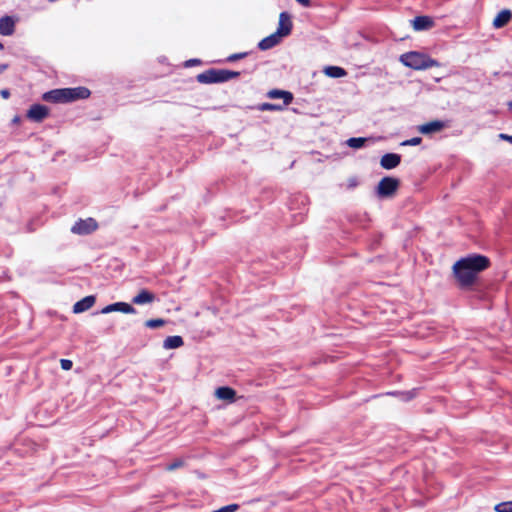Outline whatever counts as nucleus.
<instances>
[{
    "label": "nucleus",
    "mask_w": 512,
    "mask_h": 512,
    "mask_svg": "<svg viewBox=\"0 0 512 512\" xmlns=\"http://www.w3.org/2000/svg\"><path fill=\"white\" fill-rule=\"evenodd\" d=\"M444 127H445V123L443 121L434 120V121H430L428 123L418 126V131L421 134L429 135V134L436 133V132L443 130Z\"/></svg>",
    "instance_id": "nucleus-10"
},
{
    "label": "nucleus",
    "mask_w": 512,
    "mask_h": 512,
    "mask_svg": "<svg viewBox=\"0 0 512 512\" xmlns=\"http://www.w3.org/2000/svg\"><path fill=\"white\" fill-rule=\"evenodd\" d=\"M184 466V461L182 459H175L173 462H171L170 464H168L166 466V470L167 471H174L178 468H181Z\"/></svg>",
    "instance_id": "nucleus-26"
},
{
    "label": "nucleus",
    "mask_w": 512,
    "mask_h": 512,
    "mask_svg": "<svg viewBox=\"0 0 512 512\" xmlns=\"http://www.w3.org/2000/svg\"><path fill=\"white\" fill-rule=\"evenodd\" d=\"M60 365H61V368H62L63 370L68 371V370H70V369L72 368L73 363H72V361H71V360H69V359H61V360H60Z\"/></svg>",
    "instance_id": "nucleus-31"
},
{
    "label": "nucleus",
    "mask_w": 512,
    "mask_h": 512,
    "mask_svg": "<svg viewBox=\"0 0 512 512\" xmlns=\"http://www.w3.org/2000/svg\"><path fill=\"white\" fill-rule=\"evenodd\" d=\"M401 162V156L396 153L384 154L380 159V165L386 170L396 168Z\"/></svg>",
    "instance_id": "nucleus-9"
},
{
    "label": "nucleus",
    "mask_w": 512,
    "mask_h": 512,
    "mask_svg": "<svg viewBox=\"0 0 512 512\" xmlns=\"http://www.w3.org/2000/svg\"><path fill=\"white\" fill-rule=\"evenodd\" d=\"M494 510L496 512H512V501L501 502L495 505Z\"/></svg>",
    "instance_id": "nucleus-25"
},
{
    "label": "nucleus",
    "mask_w": 512,
    "mask_h": 512,
    "mask_svg": "<svg viewBox=\"0 0 512 512\" xmlns=\"http://www.w3.org/2000/svg\"><path fill=\"white\" fill-rule=\"evenodd\" d=\"M49 115V109L41 104H34L27 111V118L34 122H42Z\"/></svg>",
    "instance_id": "nucleus-8"
},
{
    "label": "nucleus",
    "mask_w": 512,
    "mask_h": 512,
    "mask_svg": "<svg viewBox=\"0 0 512 512\" xmlns=\"http://www.w3.org/2000/svg\"><path fill=\"white\" fill-rule=\"evenodd\" d=\"M400 61L407 67L414 70H424L432 67H439L440 63L428 55L416 51L404 53Z\"/></svg>",
    "instance_id": "nucleus-3"
},
{
    "label": "nucleus",
    "mask_w": 512,
    "mask_h": 512,
    "mask_svg": "<svg viewBox=\"0 0 512 512\" xmlns=\"http://www.w3.org/2000/svg\"><path fill=\"white\" fill-rule=\"evenodd\" d=\"M215 396L220 400H224V401H228V402L232 403L236 399V391L231 387L222 386V387H218L215 390Z\"/></svg>",
    "instance_id": "nucleus-15"
},
{
    "label": "nucleus",
    "mask_w": 512,
    "mask_h": 512,
    "mask_svg": "<svg viewBox=\"0 0 512 512\" xmlns=\"http://www.w3.org/2000/svg\"><path fill=\"white\" fill-rule=\"evenodd\" d=\"M0 95L2 96V98L8 99L10 97V92L7 89H3L0 91Z\"/></svg>",
    "instance_id": "nucleus-33"
},
{
    "label": "nucleus",
    "mask_w": 512,
    "mask_h": 512,
    "mask_svg": "<svg viewBox=\"0 0 512 512\" xmlns=\"http://www.w3.org/2000/svg\"><path fill=\"white\" fill-rule=\"evenodd\" d=\"M400 186V181L393 177H383L377 186V195L380 198H388L393 196Z\"/></svg>",
    "instance_id": "nucleus-5"
},
{
    "label": "nucleus",
    "mask_w": 512,
    "mask_h": 512,
    "mask_svg": "<svg viewBox=\"0 0 512 512\" xmlns=\"http://www.w3.org/2000/svg\"><path fill=\"white\" fill-rule=\"evenodd\" d=\"M489 265L488 257L473 254L458 260L453 266V272L460 287H469L474 283L477 274L487 269Z\"/></svg>",
    "instance_id": "nucleus-1"
},
{
    "label": "nucleus",
    "mask_w": 512,
    "mask_h": 512,
    "mask_svg": "<svg viewBox=\"0 0 512 512\" xmlns=\"http://www.w3.org/2000/svg\"><path fill=\"white\" fill-rule=\"evenodd\" d=\"M183 344H184V341L181 336H178V335L168 336L163 342V347L165 349H176V348L183 346Z\"/></svg>",
    "instance_id": "nucleus-19"
},
{
    "label": "nucleus",
    "mask_w": 512,
    "mask_h": 512,
    "mask_svg": "<svg viewBox=\"0 0 512 512\" xmlns=\"http://www.w3.org/2000/svg\"><path fill=\"white\" fill-rule=\"evenodd\" d=\"M98 223L94 218L79 219L71 228V232L78 235H88L96 231Z\"/></svg>",
    "instance_id": "nucleus-6"
},
{
    "label": "nucleus",
    "mask_w": 512,
    "mask_h": 512,
    "mask_svg": "<svg viewBox=\"0 0 512 512\" xmlns=\"http://www.w3.org/2000/svg\"><path fill=\"white\" fill-rule=\"evenodd\" d=\"M281 41V37L277 34V33H273L265 38H263L259 43H258V48L262 51H266V50H269L273 47H275L276 45H278Z\"/></svg>",
    "instance_id": "nucleus-17"
},
{
    "label": "nucleus",
    "mask_w": 512,
    "mask_h": 512,
    "mask_svg": "<svg viewBox=\"0 0 512 512\" xmlns=\"http://www.w3.org/2000/svg\"><path fill=\"white\" fill-rule=\"evenodd\" d=\"M95 302H96L95 296H93V295L86 296L83 299L77 301L73 305V312L76 314L85 312V311L89 310L91 307H93Z\"/></svg>",
    "instance_id": "nucleus-12"
},
{
    "label": "nucleus",
    "mask_w": 512,
    "mask_h": 512,
    "mask_svg": "<svg viewBox=\"0 0 512 512\" xmlns=\"http://www.w3.org/2000/svg\"><path fill=\"white\" fill-rule=\"evenodd\" d=\"M414 30H427L434 26V21L429 16H417L412 20Z\"/></svg>",
    "instance_id": "nucleus-13"
},
{
    "label": "nucleus",
    "mask_w": 512,
    "mask_h": 512,
    "mask_svg": "<svg viewBox=\"0 0 512 512\" xmlns=\"http://www.w3.org/2000/svg\"><path fill=\"white\" fill-rule=\"evenodd\" d=\"M365 142H366V138H363V137H357V138L356 137H352V138L348 139L347 144L351 148L358 149V148H361L362 146H364Z\"/></svg>",
    "instance_id": "nucleus-22"
},
{
    "label": "nucleus",
    "mask_w": 512,
    "mask_h": 512,
    "mask_svg": "<svg viewBox=\"0 0 512 512\" xmlns=\"http://www.w3.org/2000/svg\"><path fill=\"white\" fill-rule=\"evenodd\" d=\"M240 74L241 73L238 71L211 68L198 74L196 79L199 83L202 84L222 83L231 79L238 78Z\"/></svg>",
    "instance_id": "nucleus-4"
},
{
    "label": "nucleus",
    "mask_w": 512,
    "mask_h": 512,
    "mask_svg": "<svg viewBox=\"0 0 512 512\" xmlns=\"http://www.w3.org/2000/svg\"><path fill=\"white\" fill-rule=\"evenodd\" d=\"M156 299V296L154 293L150 292L147 289H142L139 291V293L133 297L132 303L136 305H143L147 303H152Z\"/></svg>",
    "instance_id": "nucleus-16"
},
{
    "label": "nucleus",
    "mask_w": 512,
    "mask_h": 512,
    "mask_svg": "<svg viewBox=\"0 0 512 512\" xmlns=\"http://www.w3.org/2000/svg\"><path fill=\"white\" fill-rule=\"evenodd\" d=\"M326 75L333 77V78H340L345 76L347 73L346 71L338 66H329L325 69Z\"/></svg>",
    "instance_id": "nucleus-20"
},
{
    "label": "nucleus",
    "mask_w": 512,
    "mask_h": 512,
    "mask_svg": "<svg viewBox=\"0 0 512 512\" xmlns=\"http://www.w3.org/2000/svg\"><path fill=\"white\" fill-rule=\"evenodd\" d=\"M422 138L421 137H413L411 139H407L401 143L402 146H416L421 144Z\"/></svg>",
    "instance_id": "nucleus-27"
},
{
    "label": "nucleus",
    "mask_w": 512,
    "mask_h": 512,
    "mask_svg": "<svg viewBox=\"0 0 512 512\" xmlns=\"http://www.w3.org/2000/svg\"><path fill=\"white\" fill-rule=\"evenodd\" d=\"M249 52H241V53H234L228 56L227 61L228 62H235L237 60L243 59L247 57Z\"/></svg>",
    "instance_id": "nucleus-28"
},
{
    "label": "nucleus",
    "mask_w": 512,
    "mask_h": 512,
    "mask_svg": "<svg viewBox=\"0 0 512 512\" xmlns=\"http://www.w3.org/2000/svg\"><path fill=\"white\" fill-rule=\"evenodd\" d=\"M258 109L260 111H279V110L283 109V106L279 105V104L265 102V103L260 104L258 106Z\"/></svg>",
    "instance_id": "nucleus-23"
},
{
    "label": "nucleus",
    "mask_w": 512,
    "mask_h": 512,
    "mask_svg": "<svg viewBox=\"0 0 512 512\" xmlns=\"http://www.w3.org/2000/svg\"><path fill=\"white\" fill-rule=\"evenodd\" d=\"M499 137L503 140H506V141H509L510 143H512V136L508 135V134H504V133H501L499 135Z\"/></svg>",
    "instance_id": "nucleus-34"
},
{
    "label": "nucleus",
    "mask_w": 512,
    "mask_h": 512,
    "mask_svg": "<svg viewBox=\"0 0 512 512\" xmlns=\"http://www.w3.org/2000/svg\"><path fill=\"white\" fill-rule=\"evenodd\" d=\"M199 64H201V60L199 59H190L185 62L186 67H191Z\"/></svg>",
    "instance_id": "nucleus-32"
},
{
    "label": "nucleus",
    "mask_w": 512,
    "mask_h": 512,
    "mask_svg": "<svg viewBox=\"0 0 512 512\" xmlns=\"http://www.w3.org/2000/svg\"><path fill=\"white\" fill-rule=\"evenodd\" d=\"M91 92L86 87L60 88L45 92L42 99L51 103H70L81 99H86Z\"/></svg>",
    "instance_id": "nucleus-2"
},
{
    "label": "nucleus",
    "mask_w": 512,
    "mask_h": 512,
    "mask_svg": "<svg viewBox=\"0 0 512 512\" xmlns=\"http://www.w3.org/2000/svg\"><path fill=\"white\" fill-rule=\"evenodd\" d=\"M111 312H117V303L107 305L101 310L102 314H108Z\"/></svg>",
    "instance_id": "nucleus-30"
},
{
    "label": "nucleus",
    "mask_w": 512,
    "mask_h": 512,
    "mask_svg": "<svg viewBox=\"0 0 512 512\" xmlns=\"http://www.w3.org/2000/svg\"><path fill=\"white\" fill-rule=\"evenodd\" d=\"M267 96L271 99L282 98L284 100L283 106H287L293 101V94L284 90L272 89L267 93Z\"/></svg>",
    "instance_id": "nucleus-18"
},
{
    "label": "nucleus",
    "mask_w": 512,
    "mask_h": 512,
    "mask_svg": "<svg viewBox=\"0 0 512 512\" xmlns=\"http://www.w3.org/2000/svg\"><path fill=\"white\" fill-rule=\"evenodd\" d=\"M301 5L308 7L310 5V0H296Z\"/></svg>",
    "instance_id": "nucleus-35"
},
{
    "label": "nucleus",
    "mask_w": 512,
    "mask_h": 512,
    "mask_svg": "<svg viewBox=\"0 0 512 512\" xmlns=\"http://www.w3.org/2000/svg\"><path fill=\"white\" fill-rule=\"evenodd\" d=\"M239 508L238 504H230L227 506H223L218 509L219 512H235Z\"/></svg>",
    "instance_id": "nucleus-29"
},
{
    "label": "nucleus",
    "mask_w": 512,
    "mask_h": 512,
    "mask_svg": "<svg viewBox=\"0 0 512 512\" xmlns=\"http://www.w3.org/2000/svg\"><path fill=\"white\" fill-rule=\"evenodd\" d=\"M117 312H122V313H125V314H131V313H135L136 310H135V308L133 306H131L128 303L117 302Z\"/></svg>",
    "instance_id": "nucleus-24"
},
{
    "label": "nucleus",
    "mask_w": 512,
    "mask_h": 512,
    "mask_svg": "<svg viewBox=\"0 0 512 512\" xmlns=\"http://www.w3.org/2000/svg\"><path fill=\"white\" fill-rule=\"evenodd\" d=\"M292 27L291 16L287 12H281L279 15L278 28L275 33L281 38L288 36L292 31Z\"/></svg>",
    "instance_id": "nucleus-7"
},
{
    "label": "nucleus",
    "mask_w": 512,
    "mask_h": 512,
    "mask_svg": "<svg viewBox=\"0 0 512 512\" xmlns=\"http://www.w3.org/2000/svg\"><path fill=\"white\" fill-rule=\"evenodd\" d=\"M508 105H509V107H510V108H512V101H511V102H509V104H508Z\"/></svg>",
    "instance_id": "nucleus-38"
},
{
    "label": "nucleus",
    "mask_w": 512,
    "mask_h": 512,
    "mask_svg": "<svg viewBox=\"0 0 512 512\" xmlns=\"http://www.w3.org/2000/svg\"><path fill=\"white\" fill-rule=\"evenodd\" d=\"M8 68L7 64H0V74L3 73Z\"/></svg>",
    "instance_id": "nucleus-36"
},
{
    "label": "nucleus",
    "mask_w": 512,
    "mask_h": 512,
    "mask_svg": "<svg viewBox=\"0 0 512 512\" xmlns=\"http://www.w3.org/2000/svg\"><path fill=\"white\" fill-rule=\"evenodd\" d=\"M4 48L3 44L0 42V50Z\"/></svg>",
    "instance_id": "nucleus-37"
},
{
    "label": "nucleus",
    "mask_w": 512,
    "mask_h": 512,
    "mask_svg": "<svg viewBox=\"0 0 512 512\" xmlns=\"http://www.w3.org/2000/svg\"><path fill=\"white\" fill-rule=\"evenodd\" d=\"M512 19V12L509 9L501 10L494 18L492 24L496 29H500L508 25Z\"/></svg>",
    "instance_id": "nucleus-11"
},
{
    "label": "nucleus",
    "mask_w": 512,
    "mask_h": 512,
    "mask_svg": "<svg viewBox=\"0 0 512 512\" xmlns=\"http://www.w3.org/2000/svg\"><path fill=\"white\" fill-rule=\"evenodd\" d=\"M166 321L162 318L149 319L145 321V326L150 329H156L164 326Z\"/></svg>",
    "instance_id": "nucleus-21"
},
{
    "label": "nucleus",
    "mask_w": 512,
    "mask_h": 512,
    "mask_svg": "<svg viewBox=\"0 0 512 512\" xmlns=\"http://www.w3.org/2000/svg\"><path fill=\"white\" fill-rule=\"evenodd\" d=\"M15 31V20L11 16H3L0 18V34L10 36Z\"/></svg>",
    "instance_id": "nucleus-14"
}]
</instances>
